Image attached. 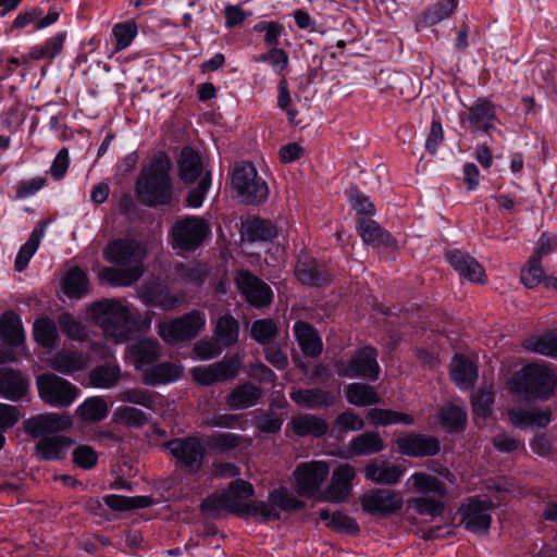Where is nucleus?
<instances>
[{
	"instance_id": "nucleus-1",
	"label": "nucleus",
	"mask_w": 557,
	"mask_h": 557,
	"mask_svg": "<svg viewBox=\"0 0 557 557\" xmlns=\"http://www.w3.org/2000/svg\"><path fill=\"white\" fill-rule=\"evenodd\" d=\"M145 246L133 238H119L109 243L103 249V258L112 264L123 268L104 267L99 278L112 286H131L144 274Z\"/></svg>"
},
{
	"instance_id": "nucleus-2",
	"label": "nucleus",
	"mask_w": 557,
	"mask_h": 557,
	"mask_svg": "<svg viewBox=\"0 0 557 557\" xmlns=\"http://www.w3.org/2000/svg\"><path fill=\"white\" fill-rule=\"evenodd\" d=\"M171 169L172 162L163 152L156 154L149 164L141 169L135 184V193L140 203L158 207L172 201Z\"/></svg>"
},
{
	"instance_id": "nucleus-3",
	"label": "nucleus",
	"mask_w": 557,
	"mask_h": 557,
	"mask_svg": "<svg viewBox=\"0 0 557 557\" xmlns=\"http://www.w3.org/2000/svg\"><path fill=\"white\" fill-rule=\"evenodd\" d=\"M91 321L103 334L115 343L126 342L134 331V320L129 309L116 299H101L87 309Z\"/></svg>"
},
{
	"instance_id": "nucleus-4",
	"label": "nucleus",
	"mask_w": 557,
	"mask_h": 557,
	"mask_svg": "<svg viewBox=\"0 0 557 557\" xmlns=\"http://www.w3.org/2000/svg\"><path fill=\"white\" fill-rule=\"evenodd\" d=\"M509 386L513 394L527 400H547L557 391V377L548 366L530 363L515 373Z\"/></svg>"
},
{
	"instance_id": "nucleus-5",
	"label": "nucleus",
	"mask_w": 557,
	"mask_h": 557,
	"mask_svg": "<svg viewBox=\"0 0 557 557\" xmlns=\"http://www.w3.org/2000/svg\"><path fill=\"white\" fill-rule=\"evenodd\" d=\"M232 185L242 202L246 205H260L269 197L268 184L258 175L256 166L248 161L236 165Z\"/></svg>"
},
{
	"instance_id": "nucleus-6",
	"label": "nucleus",
	"mask_w": 557,
	"mask_h": 557,
	"mask_svg": "<svg viewBox=\"0 0 557 557\" xmlns=\"http://www.w3.org/2000/svg\"><path fill=\"white\" fill-rule=\"evenodd\" d=\"M175 466L188 474L198 473L205 461L207 449L198 436L176 437L164 444Z\"/></svg>"
},
{
	"instance_id": "nucleus-7",
	"label": "nucleus",
	"mask_w": 557,
	"mask_h": 557,
	"mask_svg": "<svg viewBox=\"0 0 557 557\" xmlns=\"http://www.w3.org/2000/svg\"><path fill=\"white\" fill-rule=\"evenodd\" d=\"M206 325L205 313L193 310L184 315L158 323L159 336L170 345L195 338Z\"/></svg>"
},
{
	"instance_id": "nucleus-8",
	"label": "nucleus",
	"mask_w": 557,
	"mask_h": 557,
	"mask_svg": "<svg viewBox=\"0 0 557 557\" xmlns=\"http://www.w3.org/2000/svg\"><path fill=\"white\" fill-rule=\"evenodd\" d=\"M377 356V350L374 347L363 346L357 349L349 360L336 361V373L341 377H362L374 382L381 373Z\"/></svg>"
},
{
	"instance_id": "nucleus-9",
	"label": "nucleus",
	"mask_w": 557,
	"mask_h": 557,
	"mask_svg": "<svg viewBox=\"0 0 557 557\" xmlns=\"http://www.w3.org/2000/svg\"><path fill=\"white\" fill-rule=\"evenodd\" d=\"M36 384L44 403L55 408L71 406L81 394L76 385L52 373L39 375Z\"/></svg>"
},
{
	"instance_id": "nucleus-10",
	"label": "nucleus",
	"mask_w": 557,
	"mask_h": 557,
	"mask_svg": "<svg viewBox=\"0 0 557 557\" xmlns=\"http://www.w3.org/2000/svg\"><path fill=\"white\" fill-rule=\"evenodd\" d=\"M209 234V224L199 216L180 219L171 230L173 247L184 251H195Z\"/></svg>"
},
{
	"instance_id": "nucleus-11",
	"label": "nucleus",
	"mask_w": 557,
	"mask_h": 557,
	"mask_svg": "<svg viewBox=\"0 0 557 557\" xmlns=\"http://www.w3.org/2000/svg\"><path fill=\"white\" fill-rule=\"evenodd\" d=\"M239 367L240 360L237 356L224 357L212 364L193 368L191 376L199 384L210 386L236 377Z\"/></svg>"
},
{
	"instance_id": "nucleus-12",
	"label": "nucleus",
	"mask_w": 557,
	"mask_h": 557,
	"mask_svg": "<svg viewBox=\"0 0 557 557\" xmlns=\"http://www.w3.org/2000/svg\"><path fill=\"white\" fill-rule=\"evenodd\" d=\"M493 507L488 499L469 498L461 509V523L465 529L478 534L486 533L491 527Z\"/></svg>"
},
{
	"instance_id": "nucleus-13",
	"label": "nucleus",
	"mask_w": 557,
	"mask_h": 557,
	"mask_svg": "<svg viewBox=\"0 0 557 557\" xmlns=\"http://www.w3.org/2000/svg\"><path fill=\"white\" fill-rule=\"evenodd\" d=\"M327 474L329 466L325 461L300 463L294 472L298 493L306 496L315 494Z\"/></svg>"
},
{
	"instance_id": "nucleus-14",
	"label": "nucleus",
	"mask_w": 557,
	"mask_h": 557,
	"mask_svg": "<svg viewBox=\"0 0 557 557\" xmlns=\"http://www.w3.org/2000/svg\"><path fill=\"white\" fill-rule=\"evenodd\" d=\"M364 511L373 516H389L401 509L404 499L401 495L391 490H375L360 499Z\"/></svg>"
},
{
	"instance_id": "nucleus-15",
	"label": "nucleus",
	"mask_w": 557,
	"mask_h": 557,
	"mask_svg": "<svg viewBox=\"0 0 557 557\" xmlns=\"http://www.w3.org/2000/svg\"><path fill=\"white\" fill-rule=\"evenodd\" d=\"M236 284L242 295L251 306L261 308L271 304L273 293L270 286L250 272H239Z\"/></svg>"
},
{
	"instance_id": "nucleus-16",
	"label": "nucleus",
	"mask_w": 557,
	"mask_h": 557,
	"mask_svg": "<svg viewBox=\"0 0 557 557\" xmlns=\"http://www.w3.org/2000/svg\"><path fill=\"white\" fill-rule=\"evenodd\" d=\"M398 451L409 457H426L436 455L440 449V441L431 435L406 433L397 437Z\"/></svg>"
},
{
	"instance_id": "nucleus-17",
	"label": "nucleus",
	"mask_w": 557,
	"mask_h": 557,
	"mask_svg": "<svg viewBox=\"0 0 557 557\" xmlns=\"http://www.w3.org/2000/svg\"><path fill=\"white\" fill-rule=\"evenodd\" d=\"M72 423L71 417L66 414L48 412L29 418L25 422V431L33 437H44L67 430Z\"/></svg>"
},
{
	"instance_id": "nucleus-18",
	"label": "nucleus",
	"mask_w": 557,
	"mask_h": 557,
	"mask_svg": "<svg viewBox=\"0 0 557 557\" xmlns=\"http://www.w3.org/2000/svg\"><path fill=\"white\" fill-rule=\"evenodd\" d=\"M497 120L496 106L488 98H478L468 108V122L471 133H490Z\"/></svg>"
},
{
	"instance_id": "nucleus-19",
	"label": "nucleus",
	"mask_w": 557,
	"mask_h": 557,
	"mask_svg": "<svg viewBox=\"0 0 557 557\" xmlns=\"http://www.w3.org/2000/svg\"><path fill=\"white\" fill-rule=\"evenodd\" d=\"M445 257L448 263L463 278L472 283L483 284L486 282L485 270L474 257L458 249L448 250Z\"/></svg>"
},
{
	"instance_id": "nucleus-20",
	"label": "nucleus",
	"mask_w": 557,
	"mask_h": 557,
	"mask_svg": "<svg viewBox=\"0 0 557 557\" xmlns=\"http://www.w3.org/2000/svg\"><path fill=\"white\" fill-rule=\"evenodd\" d=\"M355 476L356 470L351 465L338 466L332 473L331 483L325 491V499L335 504L345 502L350 495Z\"/></svg>"
},
{
	"instance_id": "nucleus-21",
	"label": "nucleus",
	"mask_w": 557,
	"mask_h": 557,
	"mask_svg": "<svg viewBox=\"0 0 557 557\" xmlns=\"http://www.w3.org/2000/svg\"><path fill=\"white\" fill-rule=\"evenodd\" d=\"M357 230L367 245L389 251H394L397 248V242L391 233L383 230L375 221L369 218H360L357 223Z\"/></svg>"
},
{
	"instance_id": "nucleus-22",
	"label": "nucleus",
	"mask_w": 557,
	"mask_h": 557,
	"mask_svg": "<svg viewBox=\"0 0 557 557\" xmlns=\"http://www.w3.org/2000/svg\"><path fill=\"white\" fill-rule=\"evenodd\" d=\"M290 399L297 405L310 409L326 408L335 404L334 393L320 388H298L289 393Z\"/></svg>"
},
{
	"instance_id": "nucleus-23",
	"label": "nucleus",
	"mask_w": 557,
	"mask_h": 557,
	"mask_svg": "<svg viewBox=\"0 0 557 557\" xmlns=\"http://www.w3.org/2000/svg\"><path fill=\"white\" fill-rule=\"evenodd\" d=\"M404 472L405 470L399 466L385 460H371L364 467L366 479L383 485H394L398 483Z\"/></svg>"
},
{
	"instance_id": "nucleus-24",
	"label": "nucleus",
	"mask_w": 557,
	"mask_h": 557,
	"mask_svg": "<svg viewBox=\"0 0 557 557\" xmlns=\"http://www.w3.org/2000/svg\"><path fill=\"white\" fill-rule=\"evenodd\" d=\"M139 299L147 306H154L164 311L172 310L181 304V299L168 288L158 285L143 286L138 292Z\"/></svg>"
},
{
	"instance_id": "nucleus-25",
	"label": "nucleus",
	"mask_w": 557,
	"mask_h": 557,
	"mask_svg": "<svg viewBox=\"0 0 557 557\" xmlns=\"http://www.w3.org/2000/svg\"><path fill=\"white\" fill-rule=\"evenodd\" d=\"M73 441L65 435L41 437L36 444V455L42 460H59L66 456Z\"/></svg>"
},
{
	"instance_id": "nucleus-26",
	"label": "nucleus",
	"mask_w": 557,
	"mask_h": 557,
	"mask_svg": "<svg viewBox=\"0 0 557 557\" xmlns=\"http://www.w3.org/2000/svg\"><path fill=\"white\" fill-rule=\"evenodd\" d=\"M297 280L309 286H322L329 283L330 275L326 270L309 257L299 259L295 269Z\"/></svg>"
},
{
	"instance_id": "nucleus-27",
	"label": "nucleus",
	"mask_w": 557,
	"mask_h": 557,
	"mask_svg": "<svg viewBox=\"0 0 557 557\" xmlns=\"http://www.w3.org/2000/svg\"><path fill=\"white\" fill-rule=\"evenodd\" d=\"M293 330L296 341L305 356L318 357L322 352V339L308 322L297 321Z\"/></svg>"
},
{
	"instance_id": "nucleus-28",
	"label": "nucleus",
	"mask_w": 557,
	"mask_h": 557,
	"mask_svg": "<svg viewBox=\"0 0 557 557\" xmlns=\"http://www.w3.org/2000/svg\"><path fill=\"white\" fill-rule=\"evenodd\" d=\"M129 354L135 368L141 372L153 364L160 357V345L156 339L143 338L129 346Z\"/></svg>"
},
{
	"instance_id": "nucleus-29",
	"label": "nucleus",
	"mask_w": 557,
	"mask_h": 557,
	"mask_svg": "<svg viewBox=\"0 0 557 557\" xmlns=\"http://www.w3.org/2000/svg\"><path fill=\"white\" fill-rule=\"evenodd\" d=\"M28 389L27 380L12 369H0V396L10 399H21Z\"/></svg>"
},
{
	"instance_id": "nucleus-30",
	"label": "nucleus",
	"mask_w": 557,
	"mask_h": 557,
	"mask_svg": "<svg viewBox=\"0 0 557 557\" xmlns=\"http://www.w3.org/2000/svg\"><path fill=\"white\" fill-rule=\"evenodd\" d=\"M203 172L202 160L197 151L190 147H184L178 159V177L186 184L201 178Z\"/></svg>"
},
{
	"instance_id": "nucleus-31",
	"label": "nucleus",
	"mask_w": 557,
	"mask_h": 557,
	"mask_svg": "<svg viewBox=\"0 0 557 557\" xmlns=\"http://www.w3.org/2000/svg\"><path fill=\"white\" fill-rule=\"evenodd\" d=\"M182 374L183 368L180 364L161 362L146 368L143 372V377L146 384L156 386L175 382Z\"/></svg>"
},
{
	"instance_id": "nucleus-32",
	"label": "nucleus",
	"mask_w": 557,
	"mask_h": 557,
	"mask_svg": "<svg viewBox=\"0 0 557 557\" xmlns=\"http://www.w3.org/2000/svg\"><path fill=\"white\" fill-rule=\"evenodd\" d=\"M290 428L300 437H322L329 431L326 421L311 413L294 417L290 421Z\"/></svg>"
},
{
	"instance_id": "nucleus-33",
	"label": "nucleus",
	"mask_w": 557,
	"mask_h": 557,
	"mask_svg": "<svg viewBox=\"0 0 557 557\" xmlns=\"http://www.w3.org/2000/svg\"><path fill=\"white\" fill-rule=\"evenodd\" d=\"M261 389L250 382L236 386L226 397V405L233 410H243L258 404Z\"/></svg>"
},
{
	"instance_id": "nucleus-34",
	"label": "nucleus",
	"mask_w": 557,
	"mask_h": 557,
	"mask_svg": "<svg viewBox=\"0 0 557 557\" xmlns=\"http://www.w3.org/2000/svg\"><path fill=\"white\" fill-rule=\"evenodd\" d=\"M89 362V358L81 351H60L50 359V367L64 375H71L74 372L84 370Z\"/></svg>"
},
{
	"instance_id": "nucleus-35",
	"label": "nucleus",
	"mask_w": 557,
	"mask_h": 557,
	"mask_svg": "<svg viewBox=\"0 0 557 557\" xmlns=\"http://www.w3.org/2000/svg\"><path fill=\"white\" fill-rule=\"evenodd\" d=\"M200 507L202 512L211 517H218L223 510L232 513H239L240 511L239 502L232 493H226V491L207 496Z\"/></svg>"
},
{
	"instance_id": "nucleus-36",
	"label": "nucleus",
	"mask_w": 557,
	"mask_h": 557,
	"mask_svg": "<svg viewBox=\"0 0 557 557\" xmlns=\"http://www.w3.org/2000/svg\"><path fill=\"white\" fill-rule=\"evenodd\" d=\"M47 225L48 221H41L39 226L33 230L27 242L20 248L14 262V268L17 272H22L27 268L45 236Z\"/></svg>"
},
{
	"instance_id": "nucleus-37",
	"label": "nucleus",
	"mask_w": 557,
	"mask_h": 557,
	"mask_svg": "<svg viewBox=\"0 0 557 557\" xmlns=\"http://www.w3.org/2000/svg\"><path fill=\"white\" fill-rule=\"evenodd\" d=\"M0 337L10 346H20L25 336L21 318L13 311L4 312L0 318Z\"/></svg>"
},
{
	"instance_id": "nucleus-38",
	"label": "nucleus",
	"mask_w": 557,
	"mask_h": 557,
	"mask_svg": "<svg viewBox=\"0 0 557 557\" xmlns=\"http://www.w3.org/2000/svg\"><path fill=\"white\" fill-rule=\"evenodd\" d=\"M109 414V406L101 396L86 398L75 410V416L87 423L99 422Z\"/></svg>"
},
{
	"instance_id": "nucleus-39",
	"label": "nucleus",
	"mask_w": 557,
	"mask_h": 557,
	"mask_svg": "<svg viewBox=\"0 0 557 557\" xmlns=\"http://www.w3.org/2000/svg\"><path fill=\"white\" fill-rule=\"evenodd\" d=\"M384 449V442L377 432H364L352 438L348 445V451L352 456L374 455Z\"/></svg>"
},
{
	"instance_id": "nucleus-40",
	"label": "nucleus",
	"mask_w": 557,
	"mask_h": 557,
	"mask_svg": "<svg viewBox=\"0 0 557 557\" xmlns=\"http://www.w3.org/2000/svg\"><path fill=\"white\" fill-rule=\"evenodd\" d=\"M88 377L90 385L94 387L112 388L121 380V369L119 364L108 362L91 369Z\"/></svg>"
},
{
	"instance_id": "nucleus-41",
	"label": "nucleus",
	"mask_w": 557,
	"mask_h": 557,
	"mask_svg": "<svg viewBox=\"0 0 557 557\" xmlns=\"http://www.w3.org/2000/svg\"><path fill=\"white\" fill-rule=\"evenodd\" d=\"M319 518L326 522V528L337 533L357 534L360 530L358 522L354 518L339 510L330 513L325 508L320 509Z\"/></svg>"
},
{
	"instance_id": "nucleus-42",
	"label": "nucleus",
	"mask_w": 557,
	"mask_h": 557,
	"mask_svg": "<svg viewBox=\"0 0 557 557\" xmlns=\"http://www.w3.org/2000/svg\"><path fill=\"white\" fill-rule=\"evenodd\" d=\"M345 396L349 404L357 407H368L381 401L374 387L364 383L348 384L345 387Z\"/></svg>"
},
{
	"instance_id": "nucleus-43",
	"label": "nucleus",
	"mask_w": 557,
	"mask_h": 557,
	"mask_svg": "<svg viewBox=\"0 0 557 557\" xmlns=\"http://www.w3.org/2000/svg\"><path fill=\"white\" fill-rule=\"evenodd\" d=\"M523 347L531 352L557 358V330L542 335H532L523 342Z\"/></svg>"
},
{
	"instance_id": "nucleus-44",
	"label": "nucleus",
	"mask_w": 557,
	"mask_h": 557,
	"mask_svg": "<svg viewBox=\"0 0 557 557\" xmlns=\"http://www.w3.org/2000/svg\"><path fill=\"white\" fill-rule=\"evenodd\" d=\"M451 380L460 388L472 386L478 377L476 368L465 357L455 356L450 369Z\"/></svg>"
},
{
	"instance_id": "nucleus-45",
	"label": "nucleus",
	"mask_w": 557,
	"mask_h": 557,
	"mask_svg": "<svg viewBox=\"0 0 557 557\" xmlns=\"http://www.w3.org/2000/svg\"><path fill=\"white\" fill-rule=\"evenodd\" d=\"M420 494H434L444 497L447 493L445 484L436 476L425 472H414L407 481Z\"/></svg>"
},
{
	"instance_id": "nucleus-46",
	"label": "nucleus",
	"mask_w": 557,
	"mask_h": 557,
	"mask_svg": "<svg viewBox=\"0 0 557 557\" xmlns=\"http://www.w3.org/2000/svg\"><path fill=\"white\" fill-rule=\"evenodd\" d=\"M62 287L69 298H83L88 293V277L79 268H73L62 280Z\"/></svg>"
},
{
	"instance_id": "nucleus-47",
	"label": "nucleus",
	"mask_w": 557,
	"mask_h": 557,
	"mask_svg": "<svg viewBox=\"0 0 557 557\" xmlns=\"http://www.w3.org/2000/svg\"><path fill=\"white\" fill-rule=\"evenodd\" d=\"M66 38L65 32H60L48 38L44 44L33 46L28 51L32 60L53 59L61 53Z\"/></svg>"
},
{
	"instance_id": "nucleus-48",
	"label": "nucleus",
	"mask_w": 557,
	"mask_h": 557,
	"mask_svg": "<svg viewBox=\"0 0 557 557\" xmlns=\"http://www.w3.org/2000/svg\"><path fill=\"white\" fill-rule=\"evenodd\" d=\"M214 335L224 347L234 345L239 336L238 321L228 313L220 317L214 327Z\"/></svg>"
},
{
	"instance_id": "nucleus-49",
	"label": "nucleus",
	"mask_w": 557,
	"mask_h": 557,
	"mask_svg": "<svg viewBox=\"0 0 557 557\" xmlns=\"http://www.w3.org/2000/svg\"><path fill=\"white\" fill-rule=\"evenodd\" d=\"M367 416L370 422L374 425H410L414 421L412 416L404 412H398L392 409L372 408L368 411Z\"/></svg>"
},
{
	"instance_id": "nucleus-50",
	"label": "nucleus",
	"mask_w": 557,
	"mask_h": 557,
	"mask_svg": "<svg viewBox=\"0 0 557 557\" xmlns=\"http://www.w3.org/2000/svg\"><path fill=\"white\" fill-rule=\"evenodd\" d=\"M104 504L117 511L137 509V508H146L153 504V500L149 496H123V495H107L103 497Z\"/></svg>"
},
{
	"instance_id": "nucleus-51",
	"label": "nucleus",
	"mask_w": 557,
	"mask_h": 557,
	"mask_svg": "<svg viewBox=\"0 0 557 557\" xmlns=\"http://www.w3.org/2000/svg\"><path fill=\"white\" fill-rule=\"evenodd\" d=\"M245 235L249 242H270L276 237L277 230L271 221L252 219L245 226Z\"/></svg>"
},
{
	"instance_id": "nucleus-52",
	"label": "nucleus",
	"mask_w": 557,
	"mask_h": 557,
	"mask_svg": "<svg viewBox=\"0 0 557 557\" xmlns=\"http://www.w3.org/2000/svg\"><path fill=\"white\" fill-rule=\"evenodd\" d=\"M239 513L260 518L264 521L280 519V511L276 509V504L270 500V497L268 502L255 500L248 504H240Z\"/></svg>"
},
{
	"instance_id": "nucleus-53",
	"label": "nucleus",
	"mask_w": 557,
	"mask_h": 557,
	"mask_svg": "<svg viewBox=\"0 0 557 557\" xmlns=\"http://www.w3.org/2000/svg\"><path fill=\"white\" fill-rule=\"evenodd\" d=\"M458 0H442L432 8L425 10L421 15V23L425 26H433L450 16L457 8Z\"/></svg>"
},
{
	"instance_id": "nucleus-54",
	"label": "nucleus",
	"mask_w": 557,
	"mask_h": 557,
	"mask_svg": "<svg viewBox=\"0 0 557 557\" xmlns=\"http://www.w3.org/2000/svg\"><path fill=\"white\" fill-rule=\"evenodd\" d=\"M138 34V26L134 21L120 22L113 25L112 36L115 40V52L128 48Z\"/></svg>"
},
{
	"instance_id": "nucleus-55",
	"label": "nucleus",
	"mask_w": 557,
	"mask_h": 557,
	"mask_svg": "<svg viewBox=\"0 0 557 557\" xmlns=\"http://www.w3.org/2000/svg\"><path fill=\"white\" fill-rule=\"evenodd\" d=\"M34 337L38 344L51 348L54 346L58 332L54 322L48 318H41L34 323Z\"/></svg>"
},
{
	"instance_id": "nucleus-56",
	"label": "nucleus",
	"mask_w": 557,
	"mask_h": 557,
	"mask_svg": "<svg viewBox=\"0 0 557 557\" xmlns=\"http://www.w3.org/2000/svg\"><path fill=\"white\" fill-rule=\"evenodd\" d=\"M174 273L176 280L181 281L182 283H190L195 285H201L208 275L205 267L200 264L185 263H177L175 265Z\"/></svg>"
},
{
	"instance_id": "nucleus-57",
	"label": "nucleus",
	"mask_w": 557,
	"mask_h": 557,
	"mask_svg": "<svg viewBox=\"0 0 557 557\" xmlns=\"http://www.w3.org/2000/svg\"><path fill=\"white\" fill-rule=\"evenodd\" d=\"M113 420L129 428H140L147 423V416L138 408L125 406L114 411Z\"/></svg>"
},
{
	"instance_id": "nucleus-58",
	"label": "nucleus",
	"mask_w": 557,
	"mask_h": 557,
	"mask_svg": "<svg viewBox=\"0 0 557 557\" xmlns=\"http://www.w3.org/2000/svg\"><path fill=\"white\" fill-rule=\"evenodd\" d=\"M467 421V413L463 409L450 406L440 411V422L448 431L462 430Z\"/></svg>"
},
{
	"instance_id": "nucleus-59",
	"label": "nucleus",
	"mask_w": 557,
	"mask_h": 557,
	"mask_svg": "<svg viewBox=\"0 0 557 557\" xmlns=\"http://www.w3.org/2000/svg\"><path fill=\"white\" fill-rule=\"evenodd\" d=\"M277 334V326L272 319L256 320L251 324V337L259 344H269Z\"/></svg>"
},
{
	"instance_id": "nucleus-60",
	"label": "nucleus",
	"mask_w": 557,
	"mask_h": 557,
	"mask_svg": "<svg viewBox=\"0 0 557 557\" xmlns=\"http://www.w3.org/2000/svg\"><path fill=\"white\" fill-rule=\"evenodd\" d=\"M494 403V391L492 387L480 388L471 397L473 412L482 418H486L492 411Z\"/></svg>"
},
{
	"instance_id": "nucleus-61",
	"label": "nucleus",
	"mask_w": 557,
	"mask_h": 557,
	"mask_svg": "<svg viewBox=\"0 0 557 557\" xmlns=\"http://www.w3.org/2000/svg\"><path fill=\"white\" fill-rule=\"evenodd\" d=\"M119 399L124 403L143 406L150 410L157 409V399L148 391L131 388L121 393Z\"/></svg>"
},
{
	"instance_id": "nucleus-62",
	"label": "nucleus",
	"mask_w": 557,
	"mask_h": 557,
	"mask_svg": "<svg viewBox=\"0 0 557 557\" xmlns=\"http://www.w3.org/2000/svg\"><path fill=\"white\" fill-rule=\"evenodd\" d=\"M270 500L276 504V509L284 511H298L305 508V503L288 494L284 488L274 490L270 493Z\"/></svg>"
},
{
	"instance_id": "nucleus-63",
	"label": "nucleus",
	"mask_w": 557,
	"mask_h": 557,
	"mask_svg": "<svg viewBox=\"0 0 557 557\" xmlns=\"http://www.w3.org/2000/svg\"><path fill=\"white\" fill-rule=\"evenodd\" d=\"M253 30L257 33H264V44L270 47H277L280 44V37L284 32V26L274 21L259 22L253 26Z\"/></svg>"
},
{
	"instance_id": "nucleus-64",
	"label": "nucleus",
	"mask_w": 557,
	"mask_h": 557,
	"mask_svg": "<svg viewBox=\"0 0 557 557\" xmlns=\"http://www.w3.org/2000/svg\"><path fill=\"white\" fill-rule=\"evenodd\" d=\"M72 455L74 463L84 470L92 469L98 461V454L89 445H78Z\"/></svg>"
}]
</instances>
